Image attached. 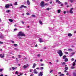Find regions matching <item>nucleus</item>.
Instances as JSON below:
<instances>
[{"label": "nucleus", "instance_id": "3", "mask_svg": "<svg viewBox=\"0 0 76 76\" xmlns=\"http://www.w3.org/2000/svg\"><path fill=\"white\" fill-rule=\"evenodd\" d=\"M44 6H45L44 5V1H42L40 3V6L42 7H44Z\"/></svg>", "mask_w": 76, "mask_h": 76}, {"label": "nucleus", "instance_id": "48", "mask_svg": "<svg viewBox=\"0 0 76 76\" xmlns=\"http://www.w3.org/2000/svg\"><path fill=\"white\" fill-rule=\"evenodd\" d=\"M56 0V2H58L59 1V0Z\"/></svg>", "mask_w": 76, "mask_h": 76}, {"label": "nucleus", "instance_id": "2", "mask_svg": "<svg viewBox=\"0 0 76 76\" xmlns=\"http://www.w3.org/2000/svg\"><path fill=\"white\" fill-rule=\"evenodd\" d=\"M57 53L59 54L60 57H61L63 56V52L61 50H59L57 52Z\"/></svg>", "mask_w": 76, "mask_h": 76}, {"label": "nucleus", "instance_id": "51", "mask_svg": "<svg viewBox=\"0 0 76 76\" xmlns=\"http://www.w3.org/2000/svg\"><path fill=\"white\" fill-rule=\"evenodd\" d=\"M43 49H44V50H46V47H44Z\"/></svg>", "mask_w": 76, "mask_h": 76}, {"label": "nucleus", "instance_id": "12", "mask_svg": "<svg viewBox=\"0 0 76 76\" xmlns=\"http://www.w3.org/2000/svg\"><path fill=\"white\" fill-rule=\"evenodd\" d=\"M4 56H2V54H0V57L1 58H4Z\"/></svg>", "mask_w": 76, "mask_h": 76}, {"label": "nucleus", "instance_id": "52", "mask_svg": "<svg viewBox=\"0 0 76 76\" xmlns=\"http://www.w3.org/2000/svg\"><path fill=\"white\" fill-rule=\"evenodd\" d=\"M65 54H68V52H65Z\"/></svg>", "mask_w": 76, "mask_h": 76}, {"label": "nucleus", "instance_id": "57", "mask_svg": "<svg viewBox=\"0 0 76 76\" xmlns=\"http://www.w3.org/2000/svg\"><path fill=\"white\" fill-rule=\"evenodd\" d=\"M66 11H64V14H66Z\"/></svg>", "mask_w": 76, "mask_h": 76}, {"label": "nucleus", "instance_id": "61", "mask_svg": "<svg viewBox=\"0 0 76 76\" xmlns=\"http://www.w3.org/2000/svg\"><path fill=\"white\" fill-rule=\"evenodd\" d=\"M66 75H69V73L68 72L66 73Z\"/></svg>", "mask_w": 76, "mask_h": 76}, {"label": "nucleus", "instance_id": "17", "mask_svg": "<svg viewBox=\"0 0 76 76\" xmlns=\"http://www.w3.org/2000/svg\"><path fill=\"white\" fill-rule=\"evenodd\" d=\"M4 38V36L3 35L0 36V38L1 39H3Z\"/></svg>", "mask_w": 76, "mask_h": 76}, {"label": "nucleus", "instance_id": "1", "mask_svg": "<svg viewBox=\"0 0 76 76\" xmlns=\"http://www.w3.org/2000/svg\"><path fill=\"white\" fill-rule=\"evenodd\" d=\"M17 36H20L21 37H25V34L22 32V31H20L19 32Z\"/></svg>", "mask_w": 76, "mask_h": 76}, {"label": "nucleus", "instance_id": "55", "mask_svg": "<svg viewBox=\"0 0 76 76\" xmlns=\"http://www.w3.org/2000/svg\"><path fill=\"white\" fill-rule=\"evenodd\" d=\"M49 64H52V63L51 62H49Z\"/></svg>", "mask_w": 76, "mask_h": 76}, {"label": "nucleus", "instance_id": "59", "mask_svg": "<svg viewBox=\"0 0 76 76\" xmlns=\"http://www.w3.org/2000/svg\"><path fill=\"white\" fill-rule=\"evenodd\" d=\"M50 4H52V3H53V2L51 1L50 2Z\"/></svg>", "mask_w": 76, "mask_h": 76}, {"label": "nucleus", "instance_id": "19", "mask_svg": "<svg viewBox=\"0 0 76 76\" xmlns=\"http://www.w3.org/2000/svg\"><path fill=\"white\" fill-rule=\"evenodd\" d=\"M12 69L13 70H15V69H16V68H17V67L15 68L13 67H12Z\"/></svg>", "mask_w": 76, "mask_h": 76}, {"label": "nucleus", "instance_id": "44", "mask_svg": "<svg viewBox=\"0 0 76 76\" xmlns=\"http://www.w3.org/2000/svg\"><path fill=\"white\" fill-rule=\"evenodd\" d=\"M37 56L38 57H40V56H41V55L40 54H39L37 55Z\"/></svg>", "mask_w": 76, "mask_h": 76}, {"label": "nucleus", "instance_id": "22", "mask_svg": "<svg viewBox=\"0 0 76 76\" xmlns=\"http://www.w3.org/2000/svg\"><path fill=\"white\" fill-rule=\"evenodd\" d=\"M61 12V10H58V13H60Z\"/></svg>", "mask_w": 76, "mask_h": 76}, {"label": "nucleus", "instance_id": "64", "mask_svg": "<svg viewBox=\"0 0 76 76\" xmlns=\"http://www.w3.org/2000/svg\"><path fill=\"white\" fill-rule=\"evenodd\" d=\"M0 76H3V75L1 74V75H0Z\"/></svg>", "mask_w": 76, "mask_h": 76}, {"label": "nucleus", "instance_id": "40", "mask_svg": "<svg viewBox=\"0 0 76 76\" xmlns=\"http://www.w3.org/2000/svg\"><path fill=\"white\" fill-rule=\"evenodd\" d=\"M40 69L41 70H43V69H44V67H40Z\"/></svg>", "mask_w": 76, "mask_h": 76}, {"label": "nucleus", "instance_id": "33", "mask_svg": "<svg viewBox=\"0 0 76 76\" xmlns=\"http://www.w3.org/2000/svg\"><path fill=\"white\" fill-rule=\"evenodd\" d=\"M18 37L19 38V39H22V38L21 37L19 36V37Z\"/></svg>", "mask_w": 76, "mask_h": 76}, {"label": "nucleus", "instance_id": "25", "mask_svg": "<svg viewBox=\"0 0 76 76\" xmlns=\"http://www.w3.org/2000/svg\"><path fill=\"white\" fill-rule=\"evenodd\" d=\"M66 55H64L63 56V59H65L66 58Z\"/></svg>", "mask_w": 76, "mask_h": 76}, {"label": "nucleus", "instance_id": "60", "mask_svg": "<svg viewBox=\"0 0 76 76\" xmlns=\"http://www.w3.org/2000/svg\"><path fill=\"white\" fill-rule=\"evenodd\" d=\"M24 59L25 60H26V59H27V58L26 57L24 58Z\"/></svg>", "mask_w": 76, "mask_h": 76}, {"label": "nucleus", "instance_id": "7", "mask_svg": "<svg viewBox=\"0 0 76 76\" xmlns=\"http://www.w3.org/2000/svg\"><path fill=\"white\" fill-rule=\"evenodd\" d=\"M73 8H71L70 11H69V13H70L71 14H72L73 13Z\"/></svg>", "mask_w": 76, "mask_h": 76}, {"label": "nucleus", "instance_id": "15", "mask_svg": "<svg viewBox=\"0 0 76 76\" xmlns=\"http://www.w3.org/2000/svg\"><path fill=\"white\" fill-rule=\"evenodd\" d=\"M73 76H76V73L75 72H73Z\"/></svg>", "mask_w": 76, "mask_h": 76}, {"label": "nucleus", "instance_id": "42", "mask_svg": "<svg viewBox=\"0 0 76 76\" xmlns=\"http://www.w3.org/2000/svg\"><path fill=\"white\" fill-rule=\"evenodd\" d=\"M0 44H3V42H2L0 41Z\"/></svg>", "mask_w": 76, "mask_h": 76}, {"label": "nucleus", "instance_id": "41", "mask_svg": "<svg viewBox=\"0 0 76 76\" xmlns=\"http://www.w3.org/2000/svg\"><path fill=\"white\" fill-rule=\"evenodd\" d=\"M31 16L32 17H35V15H32Z\"/></svg>", "mask_w": 76, "mask_h": 76}, {"label": "nucleus", "instance_id": "36", "mask_svg": "<svg viewBox=\"0 0 76 76\" xmlns=\"http://www.w3.org/2000/svg\"><path fill=\"white\" fill-rule=\"evenodd\" d=\"M47 10H50V8H47L46 9Z\"/></svg>", "mask_w": 76, "mask_h": 76}, {"label": "nucleus", "instance_id": "62", "mask_svg": "<svg viewBox=\"0 0 76 76\" xmlns=\"http://www.w3.org/2000/svg\"><path fill=\"white\" fill-rule=\"evenodd\" d=\"M22 23H23V24H24V22L22 21Z\"/></svg>", "mask_w": 76, "mask_h": 76}, {"label": "nucleus", "instance_id": "32", "mask_svg": "<svg viewBox=\"0 0 76 76\" xmlns=\"http://www.w3.org/2000/svg\"><path fill=\"white\" fill-rule=\"evenodd\" d=\"M18 56L19 58H21V57H22V56H21L20 55H19Z\"/></svg>", "mask_w": 76, "mask_h": 76}, {"label": "nucleus", "instance_id": "23", "mask_svg": "<svg viewBox=\"0 0 76 76\" xmlns=\"http://www.w3.org/2000/svg\"><path fill=\"white\" fill-rule=\"evenodd\" d=\"M64 60L66 62L68 61V59L66 58Z\"/></svg>", "mask_w": 76, "mask_h": 76}, {"label": "nucleus", "instance_id": "46", "mask_svg": "<svg viewBox=\"0 0 76 76\" xmlns=\"http://www.w3.org/2000/svg\"><path fill=\"white\" fill-rule=\"evenodd\" d=\"M70 1L71 3H73V0H70Z\"/></svg>", "mask_w": 76, "mask_h": 76}, {"label": "nucleus", "instance_id": "21", "mask_svg": "<svg viewBox=\"0 0 76 76\" xmlns=\"http://www.w3.org/2000/svg\"><path fill=\"white\" fill-rule=\"evenodd\" d=\"M76 65V63H75V62H73V64H72V66H75Z\"/></svg>", "mask_w": 76, "mask_h": 76}, {"label": "nucleus", "instance_id": "31", "mask_svg": "<svg viewBox=\"0 0 76 76\" xmlns=\"http://www.w3.org/2000/svg\"><path fill=\"white\" fill-rule=\"evenodd\" d=\"M68 51H72V50L71 49H69L68 50Z\"/></svg>", "mask_w": 76, "mask_h": 76}, {"label": "nucleus", "instance_id": "56", "mask_svg": "<svg viewBox=\"0 0 76 76\" xmlns=\"http://www.w3.org/2000/svg\"><path fill=\"white\" fill-rule=\"evenodd\" d=\"M41 66H44V64H42Z\"/></svg>", "mask_w": 76, "mask_h": 76}, {"label": "nucleus", "instance_id": "38", "mask_svg": "<svg viewBox=\"0 0 76 76\" xmlns=\"http://www.w3.org/2000/svg\"><path fill=\"white\" fill-rule=\"evenodd\" d=\"M11 42H12V44H13V43H15V42H14V41H13L11 40Z\"/></svg>", "mask_w": 76, "mask_h": 76}, {"label": "nucleus", "instance_id": "49", "mask_svg": "<svg viewBox=\"0 0 76 76\" xmlns=\"http://www.w3.org/2000/svg\"><path fill=\"white\" fill-rule=\"evenodd\" d=\"M74 60H75V59H74L73 58H72V59L71 60L72 61H74Z\"/></svg>", "mask_w": 76, "mask_h": 76}, {"label": "nucleus", "instance_id": "39", "mask_svg": "<svg viewBox=\"0 0 76 76\" xmlns=\"http://www.w3.org/2000/svg\"><path fill=\"white\" fill-rule=\"evenodd\" d=\"M58 4H61V2H60V1H59L58 2Z\"/></svg>", "mask_w": 76, "mask_h": 76}, {"label": "nucleus", "instance_id": "63", "mask_svg": "<svg viewBox=\"0 0 76 76\" xmlns=\"http://www.w3.org/2000/svg\"><path fill=\"white\" fill-rule=\"evenodd\" d=\"M38 45H37V44L36 45H35V47H37V46Z\"/></svg>", "mask_w": 76, "mask_h": 76}, {"label": "nucleus", "instance_id": "10", "mask_svg": "<svg viewBox=\"0 0 76 76\" xmlns=\"http://www.w3.org/2000/svg\"><path fill=\"white\" fill-rule=\"evenodd\" d=\"M34 73H35V74H37V73H38V72H37V70H36V69H34Z\"/></svg>", "mask_w": 76, "mask_h": 76}, {"label": "nucleus", "instance_id": "8", "mask_svg": "<svg viewBox=\"0 0 76 76\" xmlns=\"http://www.w3.org/2000/svg\"><path fill=\"white\" fill-rule=\"evenodd\" d=\"M43 75V72H40L38 75V76H42Z\"/></svg>", "mask_w": 76, "mask_h": 76}, {"label": "nucleus", "instance_id": "37", "mask_svg": "<svg viewBox=\"0 0 76 76\" xmlns=\"http://www.w3.org/2000/svg\"><path fill=\"white\" fill-rule=\"evenodd\" d=\"M2 71H3V69H0V72H2Z\"/></svg>", "mask_w": 76, "mask_h": 76}, {"label": "nucleus", "instance_id": "54", "mask_svg": "<svg viewBox=\"0 0 76 76\" xmlns=\"http://www.w3.org/2000/svg\"><path fill=\"white\" fill-rule=\"evenodd\" d=\"M65 5H67V2H65Z\"/></svg>", "mask_w": 76, "mask_h": 76}, {"label": "nucleus", "instance_id": "58", "mask_svg": "<svg viewBox=\"0 0 76 76\" xmlns=\"http://www.w3.org/2000/svg\"><path fill=\"white\" fill-rule=\"evenodd\" d=\"M40 61L41 62H42V59H40Z\"/></svg>", "mask_w": 76, "mask_h": 76}, {"label": "nucleus", "instance_id": "13", "mask_svg": "<svg viewBox=\"0 0 76 76\" xmlns=\"http://www.w3.org/2000/svg\"><path fill=\"white\" fill-rule=\"evenodd\" d=\"M68 37H72V34L71 33L68 34Z\"/></svg>", "mask_w": 76, "mask_h": 76}, {"label": "nucleus", "instance_id": "6", "mask_svg": "<svg viewBox=\"0 0 76 76\" xmlns=\"http://www.w3.org/2000/svg\"><path fill=\"white\" fill-rule=\"evenodd\" d=\"M9 7H10V5L9 4H7L5 5V8L7 9L9 8Z\"/></svg>", "mask_w": 76, "mask_h": 76}, {"label": "nucleus", "instance_id": "47", "mask_svg": "<svg viewBox=\"0 0 76 76\" xmlns=\"http://www.w3.org/2000/svg\"><path fill=\"white\" fill-rule=\"evenodd\" d=\"M53 70H52L50 71V73H52L53 72Z\"/></svg>", "mask_w": 76, "mask_h": 76}, {"label": "nucleus", "instance_id": "34", "mask_svg": "<svg viewBox=\"0 0 76 76\" xmlns=\"http://www.w3.org/2000/svg\"><path fill=\"white\" fill-rule=\"evenodd\" d=\"M75 67H73V66H72V67H71V69H75Z\"/></svg>", "mask_w": 76, "mask_h": 76}, {"label": "nucleus", "instance_id": "9", "mask_svg": "<svg viewBox=\"0 0 76 76\" xmlns=\"http://www.w3.org/2000/svg\"><path fill=\"white\" fill-rule=\"evenodd\" d=\"M39 41L40 43L43 42V40H42V39L41 38H39Z\"/></svg>", "mask_w": 76, "mask_h": 76}, {"label": "nucleus", "instance_id": "29", "mask_svg": "<svg viewBox=\"0 0 76 76\" xmlns=\"http://www.w3.org/2000/svg\"><path fill=\"white\" fill-rule=\"evenodd\" d=\"M65 69L66 70H68V68L67 67H66L65 68Z\"/></svg>", "mask_w": 76, "mask_h": 76}, {"label": "nucleus", "instance_id": "20", "mask_svg": "<svg viewBox=\"0 0 76 76\" xmlns=\"http://www.w3.org/2000/svg\"><path fill=\"white\" fill-rule=\"evenodd\" d=\"M14 5L15 6L18 5V2H15L14 3Z\"/></svg>", "mask_w": 76, "mask_h": 76}, {"label": "nucleus", "instance_id": "50", "mask_svg": "<svg viewBox=\"0 0 76 76\" xmlns=\"http://www.w3.org/2000/svg\"><path fill=\"white\" fill-rule=\"evenodd\" d=\"M58 74H59V75H61V72H58Z\"/></svg>", "mask_w": 76, "mask_h": 76}, {"label": "nucleus", "instance_id": "16", "mask_svg": "<svg viewBox=\"0 0 76 76\" xmlns=\"http://www.w3.org/2000/svg\"><path fill=\"white\" fill-rule=\"evenodd\" d=\"M9 21H10V22H13V20L10 19H9Z\"/></svg>", "mask_w": 76, "mask_h": 76}, {"label": "nucleus", "instance_id": "14", "mask_svg": "<svg viewBox=\"0 0 76 76\" xmlns=\"http://www.w3.org/2000/svg\"><path fill=\"white\" fill-rule=\"evenodd\" d=\"M35 66H36V64L35 63H34L33 64V66H32L33 68L34 69L35 67Z\"/></svg>", "mask_w": 76, "mask_h": 76}, {"label": "nucleus", "instance_id": "35", "mask_svg": "<svg viewBox=\"0 0 76 76\" xmlns=\"http://www.w3.org/2000/svg\"><path fill=\"white\" fill-rule=\"evenodd\" d=\"M18 71H16L15 72V74H16V75H18Z\"/></svg>", "mask_w": 76, "mask_h": 76}, {"label": "nucleus", "instance_id": "28", "mask_svg": "<svg viewBox=\"0 0 76 76\" xmlns=\"http://www.w3.org/2000/svg\"><path fill=\"white\" fill-rule=\"evenodd\" d=\"M14 45L15 47H17L18 46V44H14Z\"/></svg>", "mask_w": 76, "mask_h": 76}, {"label": "nucleus", "instance_id": "26", "mask_svg": "<svg viewBox=\"0 0 76 76\" xmlns=\"http://www.w3.org/2000/svg\"><path fill=\"white\" fill-rule=\"evenodd\" d=\"M64 76V74H62L60 75L59 76Z\"/></svg>", "mask_w": 76, "mask_h": 76}, {"label": "nucleus", "instance_id": "24", "mask_svg": "<svg viewBox=\"0 0 76 76\" xmlns=\"http://www.w3.org/2000/svg\"><path fill=\"white\" fill-rule=\"evenodd\" d=\"M39 23H40L41 25H42V21L41 20H40L39 21Z\"/></svg>", "mask_w": 76, "mask_h": 76}, {"label": "nucleus", "instance_id": "30", "mask_svg": "<svg viewBox=\"0 0 76 76\" xmlns=\"http://www.w3.org/2000/svg\"><path fill=\"white\" fill-rule=\"evenodd\" d=\"M62 66H64V65H65L66 64V63L65 62H63L62 63Z\"/></svg>", "mask_w": 76, "mask_h": 76}, {"label": "nucleus", "instance_id": "5", "mask_svg": "<svg viewBox=\"0 0 76 76\" xmlns=\"http://www.w3.org/2000/svg\"><path fill=\"white\" fill-rule=\"evenodd\" d=\"M22 7H24V8H26V6H24V5H22L20 7L19 9H22Z\"/></svg>", "mask_w": 76, "mask_h": 76}, {"label": "nucleus", "instance_id": "53", "mask_svg": "<svg viewBox=\"0 0 76 76\" xmlns=\"http://www.w3.org/2000/svg\"><path fill=\"white\" fill-rule=\"evenodd\" d=\"M48 5V3H46L45 4V6H47Z\"/></svg>", "mask_w": 76, "mask_h": 76}, {"label": "nucleus", "instance_id": "45", "mask_svg": "<svg viewBox=\"0 0 76 76\" xmlns=\"http://www.w3.org/2000/svg\"><path fill=\"white\" fill-rule=\"evenodd\" d=\"M17 28H15L14 30V31H17Z\"/></svg>", "mask_w": 76, "mask_h": 76}, {"label": "nucleus", "instance_id": "18", "mask_svg": "<svg viewBox=\"0 0 76 76\" xmlns=\"http://www.w3.org/2000/svg\"><path fill=\"white\" fill-rule=\"evenodd\" d=\"M73 54H75V52H73L71 53V55H70V57H72Z\"/></svg>", "mask_w": 76, "mask_h": 76}, {"label": "nucleus", "instance_id": "27", "mask_svg": "<svg viewBox=\"0 0 76 76\" xmlns=\"http://www.w3.org/2000/svg\"><path fill=\"white\" fill-rule=\"evenodd\" d=\"M10 10H7L6 11V12H7V13H9V12H10Z\"/></svg>", "mask_w": 76, "mask_h": 76}, {"label": "nucleus", "instance_id": "43", "mask_svg": "<svg viewBox=\"0 0 76 76\" xmlns=\"http://www.w3.org/2000/svg\"><path fill=\"white\" fill-rule=\"evenodd\" d=\"M26 15H29L30 14L29 13L27 12Z\"/></svg>", "mask_w": 76, "mask_h": 76}, {"label": "nucleus", "instance_id": "4", "mask_svg": "<svg viewBox=\"0 0 76 76\" xmlns=\"http://www.w3.org/2000/svg\"><path fill=\"white\" fill-rule=\"evenodd\" d=\"M27 66H26V65H25L23 66V68L24 69H26V68L28 67H29V64H27Z\"/></svg>", "mask_w": 76, "mask_h": 76}, {"label": "nucleus", "instance_id": "11", "mask_svg": "<svg viewBox=\"0 0 76 76\" xmlns=\"http://www.w3.org/2000/svg\"><path fill=\"white\" fill-rule=\"evenodd\" d=\"M27 3L28 5H30V2L29 0H27Z\"/></svg>", "mask_w": 76, "mask_h": 76}]
</instances>
